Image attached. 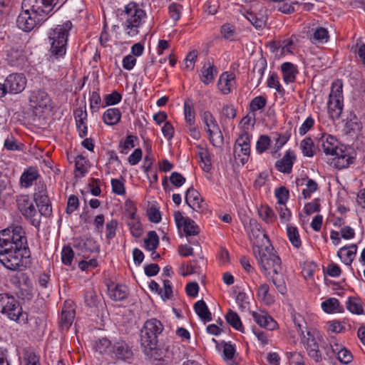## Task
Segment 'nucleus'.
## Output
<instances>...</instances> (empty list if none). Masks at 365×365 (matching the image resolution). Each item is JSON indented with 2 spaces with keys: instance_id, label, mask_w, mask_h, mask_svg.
Returning a JSON list of instances; mask_svg holds the SVG:
<instances>
[{
  "instance_id": "f257e3e1",
  "label": "nucleus",
  "mask_w": 365,
  "mask_h": 365,
  "mask_svg": "<svg viewBox=\"0 0 365 365\" xmlns=\"http://www.w3.org/2000/svg\"><path fill=\"white\" fill-rule=\"evenodd\" d=\"M24 229L21 225H12L0 230V262L8 269L21 271L23 259L31 258Z\"/></svg>"
},
{
  "instance_id": "f03ea898",
  "label": "nucleus",
  "mask_w": 365,
  "mask_h": 365,
  "mask_svg": "<svg viewBox=\"0 0 365 365\" xmlns=\"http://www.w3.org/2000/svg\"><path fill=\"white\" fill-rule=\"evenodd\" d=\"M66 0H23L22 9L16 19L17 26L29 32L45 21L53 13L54 8L60 4L59 9Z\"/></svg>"
},
{
  "instance_id": "7ed1b4c3",
  "label": "nucleus",
  "mask_w": 365,
  "mask_h": 365,
  "mask_svg": "<svg viewBox=\"0 0 365 365\" xmlns=\"http://www.w3.org/2000/svg\"><path fill=\"white\" fill-rule=\"evenodd\" d=\"M163 325L157 319L152 318L147 320L140 330V341L143 353L158 361L156 365H167L166 360L163 359V351L158 348V335L162 333Z\"/></svg>"
},
{
  "instance_id": "20e7f679",
  "label": "nucleus",
  "mask_w": 365,
  "mask_h": 365,
  "mask_svg": "<svg viewBox=\"0 0 365 365\" xmlns=\"http://www.w3.org/2000/svg\"><path fill=\"white\" fill-rule=\"evenodd\" d=\"M72 27V22L66 21L50 30L48 38L51 43L50 52L52 56L58 58L66 54L69 31Z\"/></svg>"
},
{
  "instance_id": "39448f33",
  "label": "nucleus",
  "mask_w": 365,
  "mask_h": 365,
  "mask_svg": "<svg viewBox=\"0 0 365 365\" xmlns=\"http://www.w3.org/2000/svg\"><path fill=\"white\" fill-rule=\"evenodd\" d=\"M0 313L18 324L29 322V314L23 311L20 302L9 293L0 294Z\"/></svg>"
},
{
  "instance_id": "423d86ee",
  "label": "nucleus",
  "mask_w": 365,
  "mask_h": 365,
  "mask_svg": "<svg viewBox=\"0 0 365 365\" xmlns=\"http://www.w3.org/2000/svg\"><path fill=\"white\" fill-rule=\"evenodd\" d=\"M253 252L261 269L264 272L269 269H272L274 274H279L281 272V259L271 245L266 246L264 249L259 246H254ZM269 274V272L265 273L267 276Z\"/></svg>"
},
{
  "instance_id": "0eeeda50",
  "label": "nucleus",
  "mask_w": 365,
  "mask_h": 365,
  "mask_svg": "<svg viewBox=\"0 0 365 365\" xmlns=\"http://www.w3.org/2000/svg\"><path fill=\"white\" fill-rule=\"evenodd\" d=\"M125 14L127 19L124 23V26L128 35L130 36H135L138 34V29L141 25V21L146 16L145 11L140 9L138 5L135 2H130L125 6Z\"/></svg>"
},
{
  "instance_id": "6e6552de",
  "label": "nucleus",
  "mask_w": 365,
  "mask_h": 365,
  "mask_svg": "<svg viewBox=\"0 0 365 365\" xmlns=\"http://www.w3.org/2000/svg\"><path fill=\"white\" fill-rule=\"evenodd\" d=\"M201 118L211 144L215 148L222 147L224 143V137L212 113L209 110L203 111L201 113Z\"/></svg>"
},
{
  "instance_id": "1a4fd4ad",
  "label": "nucleus",
  "mask_w": 365,
  "mask_h": 365,
  "mask_svg": "<svg viewBox=\"0 0 365 365\" xmlns=\"http://www.w3.org/2000/svg\"><path fill=\"white\" fill-rule=\"evenodd\" d=\"M16 204L18 210L25 219L29 220L33 226L38 229L41 225L40 217L38 216L37 210L31 201L29 196L28 195L18 196Z\"/></svg>"
},
{
  "instance_id": "9d476101",
  "label": "nucleus",
  "mask_w": 365,
  "mask_h": 365,
  "mask_svg": "<svg viewBox=\"0 0 365 365\" xmlns=\"http://www.w3.org/2000/svg\"><path fill=\"white\" fill-rule=\"evenodd\" d=\"M334 157L329 159V165L338 170L348 168L355 162V156L350 155L348 148L341 145L339 150L332 155Z\"/></svg>"
},
{
  "instance_id": "9b49d317",
  "label": "nucleus",
  "mask_w": 365,
  "mask_h": 365,
  "mask_svg": "<svg viewBox=\"0 0 365 365\" xmlns=\"http://www.w3.org/2000/svg\"><path fill=\"white\" fill-rule=\"evenodd\" d=\"M29 105L33 109L43 112L51 108V98L45 90H34L30 93Z\"/></svg>"
},
{
  "instance_id": "f8f14e48",
  "label": "nucleus",
  "mask_w": 365,
  "mask_h": 365,
  "mask_svg": "<svg viewBox=\"0 0 365 365\" xmlns=\"http://www.w3.org/2000/svg\"><path fill=\"white\" fill-rule=\"evenodd\" d=\"M83 298L85 306L91 314L98 317L105 304L103 302V297L98 295L93 288H90L86 290Z\"/></svg>"
},
{
  "instance_id": "ddd939ff",
  "label": "nucleus",
  "mask_w": 365,
  "mask_h": 365,
  "mask_svg": "<svg viewBox=\"0 0 365 365\" xmlns=\"http://www.w3.org/2000/svg\"><path fill=\"white\" fill-rule=\"evenodd\" d=\"M299 331L300 335L302 336V343L307 351L308 355L315 362H320L322 361V355L319 349V344L317 342L314 336L311 334L310 331H307V337L304 335V331L301 329V326L299 324Z\"/></svg>"
},
{
  "instance_id": "4468645a",
  "label": "nucleus",
  "mask_w": 365,
  "mask_h": 365,
  "mask_svg": "<svg viewBox=\"0 0 365 365\" xmlns=\"http://www.w3.org/2000/svg\"><path fill=\"white\" fill-rule=\"evenodd\" d=\"M252 135H250L247 130H243L242 133L235 140L234 145V152L237 153V148H240V153L242 154V157L240 158V161L242 165L245 164L249 159L250 155V141Z\"/></svg>"
},
{
  "instance_id": "2eb2a0df",
  "label": "nucleus",
  "mask_w": 365,
  "mask_h": 365,
  "mask_svg": "<svg viewBox=\"0 0 365 365\" xmlns=\"http://www.w3.org/2000/svg\"><path fill=\"white\" fill-rule=\"evenodd\" d=\"M26 82L27 80L24 73H11L5 79L6 87L10 94L21 93L26 88Z\"/></svg>"
},
{
  "instance_id": "dca6fc26",
  "label": "nucleus",
  "mask_w": 365,
  "mask_h": 365,
  "mask_svg": "<svg viewBox=\"0 0 365 365\" xmlns=\"http://www.w3.org/2000/svg\"><path fill=\"white\" fill-rule=\"evenodd\" d=\"M174 218L178 229L182 227L186 236L197 235L200 228L195 221L189 217H184L180 211L174 212Z\"/></svg>"
},
{
  "instance_id": "f3484780",
  "label": "nucleus",
  "mask_w": 365,
  "mask_h": 365,
  "mask_svg": "<svg viewBox=\"0 0 365 365\" xmlns=\"http://www.w3.org/2000/svg\"><path fill=\"white\" fill-rule=\"evenodd\" d=\"M73 246L75 249L80 251L81 254L85 257L93 252H99L100 247L97 242L92 237L85 239L76 238L73 240Z\"/></svg>"
},
{
  "instance_id": "a211bd4d",
  "label": "nucleus",
  "mask_w": 365,
  "mask_h": 365,
  "mask_svg": "<svg viewBox=\"0 0 365 365\" xmlns=\"http://www.w3.org/2000/svg\"><path fill=\"white\" fill-rule=\"evenodd\" d=\"M77 131L80 138H83L88 134L87 111L86 104L83 107H79L73 110Z\"/></svg>"
},
{
  "instance_id": "6ab92c4d",
  "label": "nucleus",
  "mask_w": 365,
  "mask_h": 365,
  "mask_svg": "<svg viewBox=\"0 0 365 365\" xmlns=\"http://www.w3.org/2000/svg\"><path fill=\"white\" fill-rule=\"evenodd\" d=\"M118 360L127 361L133 358L132 348L123 340L115 342L112 346L111 351Z\"/></svg>"
},
{
  "instance_id": "aec40b11",
  "label": "nucleus",
  "mask_w": 365,
  "mask_h": 365,
  "mask_svg": "<svg viewBox=\"0 0 365 365\" xmlns=\"http://www.w3.org/2000/svg\"><path fill=\"white\" fill-rule=\"evenodd\" d=\"M296 160L297 157L294 152L292 150H288L282 159L276 161L275 168L280 173L290 174Z\"/></svg>"
},
{
  "instance_id": "412c9836",
  "label": "nucleus",
  "mask_w": 365,
  "mask_h": 365,
  "mask_svg": "<svg viewBox=\"0 0 365 365\" xmlns=\"http://www.w3.org/2000/svg\"><path fill=\"white\" fill-rule=\"evenodd\" d=\"M267 11V10L264 8H262L257 12L247 11V14L245 16L257 30H262L267 25L268 19Z\"/></svg>"
},
{
  "instance_id": "4be33fe9",
  "label": "nucleus",
  "mask_w": 365,
  "mask_h": 365,
  "mask_svg": "<svg viewBox=\"0 0 365 365\" xmlns=\"http://www.w3.org/2000/svg\"><path fill=\"white\" fill-rule=\"evenodd\" d=\"M319 141L322 143V150L326 155H332L339 150L340 146L338 145L337 139L331 135L324 134Z\"/></svg>"
},
{
  "instance_id": "5701e85b",
  "label": "nucleus",
  "mask_w": 365,
  "mask_h": 365,
  "mask_svg": "<svg viewBox=\"0 0 365 365\" xmlns=\"http://www.w3.org/2000/svg\"><path fill=\"white\" fill-rule=\"evenodd\" d=\"M185 202L192 210H197L202 207V203L203 202V199L197 190L190 187L186 191Z\"/></svg>"
},
{
  "instance_id": "b1692460",
  "label": "nucleus",
  "mask_w": 365,
  "mask_h": 365,
  "mask_svg": "<svg viewBox=\"0 0 365 365\" xmlns=\"http://www.w3.org/2000/svg\"><path fill=\"white\" fill-rule=\"evenodd\" d=\"M41 175L36 167H29L26 169L20 178L21 187L28 188L33 185L34 181L40 180Z\"/></svg>"
},
{
  "instance_id": "393cba45",
  "label": "nucleus",
  "mask_w": 365,
  "mask_h": 365,
  "mask_svg": "<svg viewBox=\"0 0 365 365\" xmlns=\"http://www.w3.org/2000/svg\"><path fill=\"white\" fill-rule=\"evenodd\" d=\"M282 78L285 83L295 82L299 71L297 66L291 62H284L281 65Z\"/></svg>"
},
{
  "instance_id": "a878e982",
  "label": "nucleus",
  "mask_w": 365,
  "mask_h": 365,
  "mask_svg": "<svg viewBox=\"0 0 365 365\" xmlns=\"http://www.w3.org/2000/svg\"><path fill=\"white\" fill-rule=\"evenodd\" d=\"M109 297L113 301H123L128 296V289L125 285L117 284L108 287Z\"/></svg>"
},
{
  "instance_id": "bb28decb",
  "label": "nucleus",
  "mask_w": 365,
  "mask_h": 365,
  "mask_svg": "<svg viewBox=\"0 0 365 365\" xmlns=\"http://www.w3.org/2000/svg\"><path fill=\"white\" fill-rule=\"evenodd\" d=\"M357 251V246L352 244L349 246H344L337 252V256L346 265L350 266L354 259Z\"/></svg>"
},
{
  "instance_id": "cd10ccee",
  "label": "nucleus",
  "mask_w": 365,
  "mask_h": 365,
  "mask_svg": "<svg viewBox=\"0 0 365 365\" xmlns=\"http://www.w3.org/2000/svg\"><path fill=\"white\" fill-rule=\"evenodd\" d=\"M6 61L11 66H22L24 63L23 50L19 48L11 47L7 51Z\"/></svg>"
},
{
  "instance_id": "c85d7f7f",
  "label": "nucleus",
  "mask_w": 365,
  "mask_h": 365,
  "mask_svg": "<svg viewBox=\"0 0 365 365\" xmlns=\"http://www.w3.org/2000/svg\"><path fill=\"white\" fill-rule=\"evenodd\" d=\"M252 317L257 324L268 330H274L277 326V322L269 315L261 314L254 312Z\"/></svg>"
},
{
  "instance_id": "c756f323",
  "label": "nucleus",
  "mask_w": 365,
  "mask_h": 365,
  "mask_svg": "<svg viewBox=\"0 0 365 365\" xmlns=\"http://www.w3.org/2000/svg\"><path fill=\"white\" fill-rule=\"evenodd\" d=\"M216 67L210 61L205 63L201 70L200 80L205 85L212 83L215 79V75L217 74Z\"/></svg>"
},
{
  "instance_id": "7c9ffc66",
  "label": "nucleus",
  "mask_w": 365,
  "mask_h": 365,
  "mask_svg": "<svg viewBox=\"0 0 365 365\" xmlns=\"http://www.w3.org/2000/svg\"><path fill=\"white\" fill-rule=\"evenodd\" d=\"M235 80L233 73H223L219 79L217 86L222 94L227 95L231 92L232 81Z\"/></svg>"
},
{
  "instance_id": "2f4dec72",
  "label": "nucleus",
  "mask_w": 365,
  "mask_h": 365,
  "mask_svg": "<svg viewBox=\"0 0 365 365\" xmlns=\"http://www.w3.org/2000/svg\"><path fill=\"white\" fill-rule=\"evenodd\" d=\"M14 190L9 180H0V207L4 205L6 200L11 197Z\"/></svg>"
},
{
  "instance_id": "473e14b6",
  "label": "nucleus",
  "mask_w": 365,
  "mask_h": 365,
  "mask_svg": "<svg viewBox=\"0 0 365 365\" xmlns=\"http://www.w3.org/2000/svg\"><path fill=\"white\" fill-rule=\"evenodd\" d=\"M193 307L195 313L205 323L212 320V314L204 300L197 301Z\"/></svg>"
},
{
  "instance_id": "72a5a7b5",
  "label": "nucleus",
  "mask_w": 365,
  "mask_h": 365,
  "mask_svg": "<svg viewBox=\"0 0 365 365\" xmlns=\"http://www.w3.org/2000/svg\"><path fill=\"white\" fill-rule=\"evenodd\" d=\"M322 308L324 312L328 314L341 313L344 312L343 307L336 298H329L322 302Z\"/></svg>"
},
{
  "instance_id": "f704fd0d",
  "label": "nucleus",
  "mask_w": 365,
  "mask_h": 365,
  "mask_svg": "<svg viewBox=\"0 0 365 365\" xmlns=\"http://www.w3.org/2000/svg\"><path fill=\"white\" fill-rule=\"evenodd\" d=\"M102 118L106 125H114L120 120L121 113L118 108H108L104 112Z\"/></svg>"
},
{
  "instance_id": "c9c22d12",
  "label": "nucleus",
  "mask_w": 365,
  "mask_h": 365,
  "mask_svg": "<svg viewBox=\"0 0 365 365\" xmlns=\"http://www.w3.org/2000/svg\"><path fill=\"white\" fill-rule=\"evenodd\" d=\"M345 128L346 129V133H357L360 132L362 129V125L361 121L358 119V117L354 111H351L347 120L345 123Z\"/></svg>"
},
{
  "instance_id": "e433bc0d",
  "label": "nucleus",
  "mask_w": 365,
  "mask_h": 365,
  "mask_svg": "<svg viewBox=\"0 0 365 365\" xmlns=\"http://www.w3.org/2000/svg\"><path fill=\"white\" fill-rule=\"evenodd\" d=\"M278 2V11L286 14H290L295 11H298L300 7L299 3L294 0H281Z\"/></svg>"
},
{
  "instance_id": "4c0bfd02",
  "label": "nucleus",
  "mask_w": 365,
  "mask_h": 365,
  "mask_svg": "<svg viewBox=\"0 0 365 365\" xmlns=\"http://www.w3.org/2000/svg\"><path fill=\"white\" fill-rule=\"evenodd\" d=\"M336 348H334L332 346H331L330 350L334 354H336L338 360L344 364H348L351 363L353 360L351 352L345 347L339 349L337 344H336Z\"/></svg>"
},
{
  "instance_id": "58836bf2",
  "label": "nucleus",
  "mask_w": 365,
  "mask_h": 365,
  "mask_svg": "<svg viewBox=\"0 0 365 365\" xmlns=\"http://www.w3.org/2000/svg\"><path fill=\"white\" fill-rule=\"evenodd\" d=\"M225 319L227 324L232 326L235 329L242 332L244 331V327L242 324L241 319L235 312L229 309L225 315Z\"/></svg>"
},
{
  "instance_id": "ea45409f",
  "label": "nucleus",
  "mask_w": 365,
  "mask_h": 365,
  "mask_svg": "<svg viewBox=\"0 0 365 365\" xmlns=\"http://www.w3.org/2000/svg\"><path fill=\"white\" fill-rule=\"evenodd\" d=\"M287 235L288 239L293 247L299 249L302 246V240L297 227L288 225L287 227Z\"/></svg>"
},
{
  "instance_id": "a19ab883",
  "label": "nucleus",
  "mask_w": 365,
  "mask_h": 365,
  "mask_svg": "<svg viewBox=\"0 0 365 365\" xmlns=\"http://www.w3.org/2000/svg\"><path fill=\"white\" fill-rule=\"evenodd\" d=\"M290 135L291 134L288 132H286L284 134L278 133H274L273 138L275 140V144L274 146V151L272 152L273 157L277 158L276 154L282 148V146L287 143Z\"/></svg>"
},
{
  "instance_id": "79ce46f5",
  "label": "nucleus",
  "mask_w": 365,
  "mask_h": 365,
  "mask_svg": "<svg viewBox=\"0 0 365 365\" xmlns=\"http://www.w3.org/2000/svg\"><path fill=\"white\" fill-rule=\"evenodd\" d=\"M258 213L259 217L266 223H272L277 219V215H275L274 210L268 205H262L258 210Z\"/></svg>"
},
{
  "instance_id": "37998d69",
  "label": "nucleus",
  "mask_w": 365,
  "mask_h": 365,
  "mask_svg": "<svg viewBox=\"0 0 365 365\" xmlns=\"http://www.w3.org/2000/svg\"><path fill=\"white\" fill-rule=\"evenodd\" d=\"M300 148L303 155L306 157H313L315 155V148L313 140L307 137L300 143Z\"/></svg>"
},
{
  "instance_id": "c03bdc74",
  "label": "nucleus",
  "mask_w": 365,
  "mask_h": 365,
  "mask_svg": "<svg viewBox=\"0 0 365 365\" xmlns=\"http://www.w3.org/2000/svg\"><path fill=\"white\" fill-rule=\"evenodd\" d=\"M267 62L266 58L264 56H261L257 61L256 63L254 66V68L252 69V73H257L258 77V82L257 86L261 83L264 71L267 68Z\"/></svg>"
},
{
  "instance_id": "a18cd8bd",
  "label": "nucleus",
  "mask_w": 365,
  "mask_h": 365,
  "mask_svg": "<svg viewBox=\"0 0 365 365\" xmlns=\"http://www.w3.org/2000/svg\"><path fill=\"white\" fill-rule=\"evenodd\" d=\"M346 309L351 313L355 314H362L364 313V308L359 299L356 297H349L346 302Z\"/></svg>"
},
{
  "instance_id": "49530a36",
  "label": "nucleus",
  "mask_w": 365,
  "mask_h": 365,
  "mask_svg": "<svg viewBox=\"0 0 365 365\" xmlns=\"http://www.w3.org/2000/svg\"><path fill=\"white\" fill-rule=\"evenodd\" d=\"M267 86L270 88H275L279 95L283 96L285 93V90L280 84L278 75L276 72L270 73L267 81Z\"/></svg>"
},
{
  "instance_id": "de8ad7c7",
  "label": "nucleus",
  "mask_w": 365,
  "mask_h": 365,
  "mask_svg": "<svg viewBox=\"0 0 365 365\" xmlns=\"http://www.w3.org/2000/svg\"><path fill=\"white\" fill-rule=\"evenodd\" d=\"M344 98L343 97V81L341 79H336L331 83V91L329 99Z\"/></svg>"
},
{
  "instance_id": "09e8293b",
  "label": "nucleus",
  "mask_w": 365,
  "mask_h": 365,
  "mask_svg": "<svg viewBox=\"0 0 365 365\" xmlns=\"http://www.w3.org/2000/svg\"><path fill=\"white\" fill-rule=\"evenodd\" d=\"M269 287L266 283L261 284L257 289V297L266 304H271L274 302V298L269 294Z\"/></svg>"
},
{
  "instance_id": "8fccbe9b",
  "label": "nucleus",
  "mask_w": 365,
  "mask_h": 365,
  "mask_svg": "<svg viewBox=\"0 0 365 365\" xmlns=\"http://www.w3.org/2000/svg\"><path fill=\"white\" fill-rule=\"evenodd\" d=\"M301 180L302 181L307 180V188L302 190V195L304 199H309L311 197L312 194L318 190V184L315 180L309 178L307 176Z\"/></svg>"
},
{
  "instance_id": "3c124183",
  "label": "nucleus",
  "mask_w": 365,
  "mask_h": 365,
  "mask_svg": "<svg viewBox=\"0 0 365 365\" xmlns=\"http://www.w3.org/2000/svg\"><path fill=\"white\" fill-rule=\"evenodd\" d=\"M145 247L147 250H156L159 245V237L155 231H149L148 237L144 240Z\"/></svg>"
},
{
  "instance_id": "603ef678",
  "label": "nucleus",
  "mask_w": 365,
  "mask_h": 365,
  "mask_svg": "<svg viewBox=\"0 0 365 365\" xmlns=\"http://www.w3.org/2000/svg\"><path fill=\"white\" fill-rule=\"evenodd\" d=\"M74 319L73 311L63 309L61 315L60 326L62 329H68L73 323Z\"/></svg>"
},
{
  "instance_id": "864d4df0",
  "label": "nucleus",
  "mask_w": 365,
  "mask_h": 365,
  "mask_svg": "<svg viewBox=\"0 0 365 365\" xmlns=\"http://www.w3.org/2000/svg\"><path fill=\"white\" fill-rule=\"evenodd\" d=\"M269 279L274 284L276 289L280 294H284L287 292V286L284 277L281 274V272L279 274H274Z\"/></svg>"
},
{
  "instance_id": "5fc2aeb1",
  "label": "nucleus",
  "mask_w": 365,
  "mask_h": 365,
  "mask_svg": "<svg viewBox=\"0 0 365 365\" xmlns=\"http://www.w3.org/2000/svg\"><path fill=\"white\" fill-rule=\"evenodd\" d=\"M274 195L277 200V204L284 205H286V203L289 199V190L286 187L281 186V187L275 189Z\"/></svg>"
},
{
  "instance_id": "6e6d98bb",
  "label": "nucleus",
  "mask_w": 365,
  "mask_h": 365,
  "mask_svg": "<svg viewBox=\"0 0 365 365\" xmlns=\"http://www.w3.org/2000/svg\"><path fill=\"white\" fill-rule=\"evenodd\" d=\"M221 345L223 346V359L225 361L232 359L236 353L235 346L232 344L230 341L226 342L225 341L221 342Z\"/></svg>"
},
{
  "instance_id": "4d7b16f0",
  "label": "nucleus",
  "mask_w": 365,
  "mask_h": 365,
  "mask_svg": "<svg viewBox=\"0 0 365 365\" xmlns=\"http://www.w3.org/2000/svg\"><path fill=\"white\" fill-rule=\"evenodd\" d=\"M184 115L185 120L187 125H192L195 123V113L194 108L187 101H185L184 103Z\"/></svg>"
},
{
  "instance_id": "13d9d810",
  "label": "nucleus",
  "mask_w": 365,
  "mask_h": 365,
  "mask_svg": "<svg viewBox=\"0 0 365 365\" xmlns=\"http://www.w3.org/2000/svg\"><path fill=\"white\" fill-rule=\"evenodd\" d=\"M267 104V99L262 96L255 97L250 103V111L255 113L258 110L263 109Z\"/></svg>"
},
{
  "instance_id": "bf43d9fd",
  "label": "nucleus",
  "mask_w": 365,
  "mask_h": 365,
  "mask_svg": "<svg viewBox=\"0 0 365 365\" xmlns=\"http://www.w3.org/2000/svg\"><path fill=\"white\" fill-rule=\"evenodd\" d=\"M220 33L225 39L233 40L236 34L235 26L231 24L226 23L221 26Z\"/></svg>"
},
{
  "instance_id": "052dcab7",
  "label": "nucleus",
  "mask_w": 365,
  "mask_h": 365,
  "mask_svg": "<svg viewBox=\"0 0 365 365\" xmlns=\"http://www.w3.org/2000/svg\"><path fill=\"white\" fill-rule=\"evenodd\" d=\"M88 160L82 155H78L75 158V171L80 173L81 177H83L87 173L85 165Z\"/></svg>"
},
{
  "instance_id": "680f3d73",
  "label": "nucleus",
  "mask_w": 365,
  "mask_h": 365,
  "mask_svg": "<svg viewBox=\"0 0 365 365\" xmlns=\"http://www.w3.org/2000/svg\"><path fill=\"white\" fill-rule=\"evenodd\" d=\"M271 143L270 138L266 135H261L256 144V150L258 153L262 154L266 151Z\"/></svg>"
},
{
  "instance_id": "e2e57ef3",
  "label": "nucleus",
  "mask_w": 365,
  "mask_h": 365,
  "mask_svg": "<svg viewBox=\"0 0 365 365\" xmlns=\"http://www.w3.org/2000/svg\"><path fill=\"white\" fill-rule=\"evenodd\" d=\"M112 346L111 341L109 339L102 338L96 341V351H99L101 354L108 353L112 351Z\"/></svg>"
},
{
  "instance_id": "0e129e2a",
  "label": "nucleus",
  "mask_w": 365,
  "mask_h": 365,
  "mask_svg": "<svg viewBox=\"0 0 365 365\" xmlns=\"http://www.w3.org/2000/svg\"><path fill=\"white\" fill-rule=\"evenodd\" d=\"M344 98L329 99L327 103L328 109L332 111H336L337 115L339 116L343 110Z\"/></svg>"
},
{
  "instance_id": "69168bd1",
  "label": "nucleus",
  "mask_w": 365,
  "mask_h": 365,
  "mask_svg": "<svg viewBox=\"0 0 365 365\" xmlns=\"http://www.w3.org/2000/svg\"><path fill=\"white\" fill-rule=\"evenodd\" d=\"M74 257V252L72 248L67 245L64 246L61 252V260L65 265H71Z\"/></svg>"
},
{
  "instance_id": "338daca9",
  "label": "nucleus",
  "mask_w": 365,
  "mask_h": 365,
  "mask_svg": "<svg viewBox=\"0 0 365 365\" xmlns=\"http://www.w3.org/2000/svg\"><path fill=\"white\" fill-rule=\"evenodd\" d=\"M127 225L133 237L138 238L142 235L143 226L140 220L128 221Z\"/></svg>"
},
{
  "instance_id": "774afa93",
  "label": "nucleus",
  "mask_w": 365,
  "mask_h": 365,
  "mask_svg": "<svg viewBox=\"0 0 365 365\" xmlns=\"http://www.w3.org/2000/svg\"><path fill=\"white\" fill-rule=\"evenodd\" d=\"M19 289L18 297L24 301H31L34 297V287H20Z\"/></svg>"
}]
</instances>
